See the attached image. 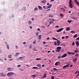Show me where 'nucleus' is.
<instances>
[{
	"label": "nucleus",
	"instance_id": "obj_1",
	"mask_svg": "<svg viewBox=\"0 0 79 79\" xmlns=\"http://www.w3.org/2000/svg\"><path fill=\"white\" fill-rule=\"evenodd\" d=\"M14 74V73L10 72L8 73L7 75L8 77H11Z\"/></svg>",
	"mask_w": 79,
	"mask_h": 79
},
{
	"label": "nucleus",
	"instance_id": "obj_2",
	"mask_svg": "<svg viewBox=\"0 0 79 79\" xmlns=\"http://www.w3.org/2000/svg\"><path fill=\"white\" fill-rule=\"evenodd\" d=\"M69 6L71 8H72L73 7L72 5V0H70L69 1Z\"/></svg>",
	"mask_w": 79,
	"mask_h": 79
},
{
	"label": "nucleus",
	"instance_id": "obj_3",
	"mask_svg": "<svg viewBox=\"0 0 79 79\" xmlns=\"http://www.w3.org/2000/svg\"><path fill=\"white\" fill-rule=\"evenodd\" d=\"M61 47H58L57 48V50L56 51V52H60L61 51Z\"/></svg>",
	"mask_w": 79,
	"mask_h": 79
},
{
	"label": "nucleus",
	"instance_id": "obj_4",
	"mask_svg": "<svg viewBox=\"0 0 79 79\" xmlns=\"http://www.w3.org/2000/svg\"><path fill=\"white\" fill-rule=\"evenodd\" d=\"M60 64L61 63H60V61L56 62L55 63V66H58V64L60 65Z\"/></svg>",
	"mask_w": 79,
	"mask_h": 79
},
{
	"label": "nucleus",
	"instance_id": "obj_5",
	"mask_svg": "<svg viewBox=\"0 0 79 79\" xmlns=\"http://www.w3.org/2000/svg\"><path fill=\"white\" fill-rule=\"evenodd\" d=\"M50 21H51L49 22V24H52V23H53V21H55V20L54 19H50Z\"/></svg>",
	"mask_w": 79,
	"mask_h": 79
},
{
	"label": "nucleus",
	"instance_id": "obj_6",
	"mask_svg": "<svg viewBox=\"0 0 79 79\" xmlns=\"http://www.w3.org/2000/svg\"><path fill=\"white\" fill-rule=\"evenodd\" d=\"M56 41V42L57 43V45L59 46L60 45V40H57Z\"/></svg>",
	"mask_w": 79,
	"mask_h": 79
},
{
	"label": "nucleus",
	"instance_id": "obj_7",
	"mask_svg": "<svg viewBox=\"0 0 79 79\" xmlns=\"http://www.w3.org/2000/svg\"><path fill=\"white\" fill-rule=\"evenodd\" d=\"M1 76L2 77H5L6 76V75L4 74L3 73H1Z\"/></svg>",
	"mask_w": 79,
	"mask_h": 79
},
{
	"label": "nucleus",
	"instance_id": "obj_8",
	"mask_svg": "<svg viewBox=\"0 0 79 79\" xmlns=\"http://www.w3.org/2000/svg\"><path fill=\"white\" fill-rule=\"evenodd\" d=\"M63 28H60L59 30H57V32H61L62 30H63Z\"/></svg>",
	"mask_w": 79,
	"mask_h": 79
},
{
	"label": "nucleus",
	"instance_id": "obj_9",
	"mask_svg": "<svg viewBox=\"0 0 79 79\" xmlns=\"http://www.w3.org/2000/svg\"><path fill=\"white\" fill-rule=\"evenodd\" d=\"M75 44L77 46V47L79 45V41H76L75 42Z\"/></svg>",
	"mask_w": 79,
	"mask_h": 79
},
{
	"label": "nucleus",
	"instance_id": "obj_10",
	"mask_svg": "<svg viewBox=\"0 0 79 79\" xmlns=\"http://www.w3.org/2000/svg\"><path fill=\"white\" fill-rule=\"evenodd\" d=\"M52 6V4H50L49 6L47 7L46 8L47 9H48V8H50Z\"/></svg>",
	"mask_w": 79,
	"mask_h": 79
},
{
	"label": "nucleus",
	"instance_id": "obj_11",
	"mask_svg": "<svg viewBox=\"0 0 79 79\" xmlns=\"http://www.w3.org/2000/svg\"><path fill=\"white\" fill-rule=\"evenodd\" d=\"M67 56V54H64L63 56H62L61 58H64V57H66Z\"/></svg>",
	"mask_w": 79,
	"mask_h": 79
},
{
	"label": "nucleus",
	"instance_id": "obj_12",
	"mask_svg": "<svg viewBox=\"0 0 79 79\" xmlns=\"http://www.w3.org/2000/svg\"><path fill=\"white\" fill-rule=\"evenodd\" d=\"M46 76H47V74H45L42 77L43 79H44V78H45L46 77Z\"/></svg>",
	"mask_w": 79,
	"mask_h": 79
},
{
	"label": "nucleus",
	"instance_id": "obj_13",
	"mask_svg": "<svg viewBox=\"0 0 79 79\" xmlns=\"http://www.w3.org/2000/svg\"><path fill=\"white\" fill-rule=\"evenodd\" d=\"M41 37H42V35H40L38 36V39L39 40H41Z\"/></svg>",
	"mask_w": 79,
	"mask_h": 79
},
{
	"label": "nucleus",
	"instance_id": "obj_14",
	"mask_svg": "<svg viewBox=\"0 0 79 79\" xmlns=\"http://www.w3.org/2000/svg\"><path fill=\"white\" fill-rule=\"evenodd\" d=\"M77 34H76L75 35L73 36V37L74 38H76V37H77Z\"/></svg>",
	"mask_w": 79,
	"mask_h": 79
},
{
	"label": "nucleus",
	"instance_id": "obj_15",
	"mask_svg": "<svg viewBox=\"0 0 79 79\" xmlns=\"http://www.w3.org/2000/svg\"><path fill=\"white\" fill-rule=\"evenodd\" d=\"M66 68H69V64H67L65 65Z\"/></svg>",
	"mask_w": 79,
	"mask_h": 79
},
{
	"label": "nucleus",
	"instance_id": "obj_16",
	"mask_svg": "<svg viewBox=\"0 0 79 79\" xmlns=\"http://www.w3.org/2000/svg\"><path fill=\"white\" fill-rule=\"evenodd\" d=\"M60 10H62V11H65V9H64V8H60Z\"/></svg>",
	"mask_w": 79,
	"mask_h": 79
},
{
	"label": "nucleus",
	"instance_id": "obj_17",
	"mask_svg": "<svg viewBox=\"0 0 79 79\" xmlns=\"http://www.w3.org/2000/svg\"><path fill=\"white\" fill-rule=\"evenodd\" d=\"M36 60L37 61H39V60H41V59L40 58H37L36 59Z\"/></svg>",
	"mask_w": 79,
	"mask_h": 79
},
{
	"label": "nucleus",
	"instance_id": "obj_18",
	"mask_svg": "<svg viewBox=\"0 0 79 79\" xmlns=\"http://www.w3.org/2000/svg\"><path fill=\"white\" fill-rule=\"evenodd\" d=\"M38 8L40 9V10H42V7L40 6H38Z\"/></svg>",
	"mask_w": 79,
	"mask_h": 79
},
{
	"label": "nucleus",
	"instance_id": "obj_19",
	"mask_svg": "<svg viewBox=\"0 0 79 79\" xmlns=\"http://www.w3.org/2000/svg\"><path fill=\"white\" fill-rule=\"evenodd\" d=\"M60 16L61 18H63V16H64V15H63V14H60Z\"/></svg>",
	"mask_w": 79,
	"mask_h": 79
},
{
	"label": "nucleus",
	"instance_id": "obj_20",
	"mask_svg": "<svg viewBox=\"0 0 79 79\" xmlns=\"http://www.w3.org/2000/svg\"><path fill=\"white\" fill-rule=\"evenodd\" d=\"M19 53H16L15 54V56H18V55H19Z\"/></svg>",
	"mask_w": 79,
	"mask_h": 79
},
{
	"label": "nucleus",
	"instance_id": "obj_21",
	"mask_svg": "<svg viewBox=\"0 0 79 79\" xmlns=\"http://www.w3.org/2000/svg\"><path fill=\"white\" fill-rule=\"evenodd\" d=\"M32 69H38V67H32Z\"/></svg>",
	"mask_w": 79,
	"mask_h": 79
},
{
	"label": "nucleus",
	"instance_id": "obj_22",
	"mask_svg": "<svg viewBox=\"0 0 79 79\" xmlns=\"http://www.w3.org/2000/svg\"><path fill=\"white\" fill-rule=\"evenodd\" d=\"M70 28H69V27H67L66 28V31H69V30H70Z\"/></svg>",
	"mask_w": 79,
	"mask_h": 79
},
{
	"label": "nucleus",
	"instance_id": "obj_23",
	"mask_svg": "<svg viewBox=\"0 0 79 79\" xmlns=\"http://www.w3.org/2000/svg\"><path fill=\"white\" fill-rule=\"evenodd\" d=\"M49 18H53V15H49Z\"/></svg>",
	"mask_w": 79,
	"mask_h": 79
},
{
	"label": "nucleus",
	"instance_id": "obj_24",
	"mask_svg": "<svg viewBox=\"0 0 79 79\" xmlns=\"http://www.w3.org/2000/svg\"><path fill=\"white\" fill-rule=\"evenodd\" d=\"M52 39H53V40H56V41L58 40V39H56L55 38H52Z\"/></svg>",
	"mask_w": 79,
	"mask_h": 79
},
{
	"label": "nucleus",
	"instance_id": "obj_25",
	"mask_svg": "<svg viewBox=\"0 0 79 79\" xmlns=\"http://www.w3.org/2000/svg\"><path fill=\"white\" fill-rule=\"evenodd\" d=\"M31 77H36V76H35V75H33L31 76Z\"/></svg>",
	"mask_w": 79,
	"mask_h": 79
},
{
	"label": "nucleus",
	"instance_id": "obj_26",
	"mask_svg": "<svg viewBox=\"0 0 79 79\" xmlns=\"http://www.w3.org/2000/svg\"><path fill=\"white\" fill-rule=\"evenodd\" d=\"M8 57L9 58H11V55H10L8 56Z\"/></svg>",
	"mask_w": 79,
	"mask_h": 79
},
{
	"label": "nucleus",
	"instance_id": "obj_27",
	"mask_svg": "<svg viewBox=\"0 0 79 79\" xmlns=\"http://www.w3.org/2000/svg\"><path fill=\"white\" fill-rule=\"evenodd\" d=\"M79 55L78 54H76L75 55V56H79Z\"/></svg>",
	"mask_w": 79,
	"mask_h": 79
},
{
	"label": "nucleus",
	"instance_id": "obj_28",
	"mask_svg": "<svg viewBox=\"0 0 79 79\" xmlns=\"http://www.w3.org/2000/svg\"><path fill=\"white\" fill-rule=\"evenodd\" d=\"M77 61V59H75L74 60H73V61H74V62L75 61Z\"/></svg>",
	"mask_w": 79,
	"mask_h": 79
},
{
	"label": "nucleus",
	"instance_id": "obj_29",
	"mask_svg": "<svg viewBox=\"0 0 79 79\" xmlns=\"http://www.w3.org/2000/svg\"><path fill=\"white\" fill-rule=\"evenodd\" d=\"M37 66H38V67H40V66H41V64H37Z\"/></svg>",
	"mask_w": 79,
	"mask_h": 79
},
{
	"label": "nucleus",
	"instance_id": "obj_30",
	"mask_svg": "<svg viewBox=\"0 0 79 79\" xmlns=\"http://www.w3.org/2000/svg\"><path fill=\"white\" fill-rule=\"evenodd\" d=\"M19 59H20L21 60H23V57H19Z\"/></svg>",
	"mask_w": 79,
	"mask_h": 79
},
{
	"label": "nucleus",
	"instance_id": "obj_31",
	"mask_svg": "<svg viewBox=\"0 0 79 79\" xmlns=\"http://www.w3.org/2000/svg\"><path fill=\"white\" fill-rule=\"evenodd\" d=\"M68 22L69 23H71V22H72V20H69L68 21Z\"/></svg>",
	"mask_w": 79,
	"mask_h": 79
},
{
	"label": "nucleus",
	"instance_id": "obj_32",
	"mask_svg": "<svg viewBox=\"0 0 79 79\" xmlns=\"http://www.w3.org/2000/svg\"><path fill=\"white\" fill-rule=\"evenodd\" d=\"M66 67L65 65H64L63 66V69H66Z\"/></svg>",
	"mask_w": 79,
	"mask_h": 79
},
{
	"label": "nucleus",
	"instance_id": "obj_33",
	"mask_svg": "<svg viewBox=\"0 0 79 79\" xmlns=\"http://www.w3.org/2000/svg\"><path fill=\"white\" fill-rule=\"evenodd\" d=\"M38 9V8H37V7H36L34 9V10L36 11V10H37Z\"/></svg>",
	"mask_w": 79,
	"mask_h": 79
},
{
	"label": "nucleus",
	"instance_id": "obj_34",
	"mask_svg": "<svg viewBox=\"0 0 79 79\" xmlns=\"http://www.w3.org/2000/svg\"><path fill=\"white\" fill-rule=\"evenodd\" d=\"M71 33H72V34H74V33H75V31H71Z\"/></svg>",
	"mask_w": 79,
	"mask_h": 79
},
{
	"label": "nucleus",
	"instance_id": "obj_35",
	"mask_svg": "<svg viewBox=\"0 0 79 79\" xmlns=\"http://www.w3.org/2000/svg\"><path fill=\"white\" fill-rule=\"evenodd\" d=\"M61 57H62V56H58L57 57V58L58 59H60V58H61Z\"/></svg>",
	"mask_w": 79,
	"mask_h": 79
},
{
	"label": "nucleus",
	"instance_id": "obj_36",
	"mask_svg": "<svg viewBox=\"0 0 79 79\" xmlns=\"http://www.w3.org/2000/svg\"><path fill=\"white\" fill-rule=\"evenodd\" d=\"M10 69H11L10 67L8 68L7 69V70H8V71H10Z\"/></svg>",
	"mask_w": 79,
	"mask_h": 79
},
{
	"label": "nucleus",
	"instance_id": "obj_37",
	"mask_svg": "<svg viewBox=\"0 0 79 79\" xmlns=\"http://www.w3.org/2000/svg\"><path fill=\"white\" fill-rule=\"evenodd\" d=\"M36 34L37 36H38V35H39V32H37L36 33Z\"/></svg>",
	"mask_w": 79,
	"mask_h": 79
},
{
	"label": "nucleus",
	"instance_id": "obj_38",
	"mask_svg": "<svg viewBox=\"0 0 79 79\" xmlns=\"http://www.w3.org/2000/svg\"><path fill=\"white\" fill-rule=\"evenodd\" d=\"M7 49H9V46L7 44Z\"/></svg>",
	"mask_w": 79,
	"mask_h": 79
},
{
	"label": "nucleus",
	"instance_id": "obj_39",
	"mask_svg": "<svg viewBox=\"0 0 79 79\" xmlns=\"http://www.w3.org/2000/svg\"><path fill=\"white\" fill-rule=\"evenodd\" d=\"M74 44H75V42H73L72 44V45H73H73H74Z\"/></svg>",
	"mask_w": 79,
	"mask_h": 79
},
{
	"label": "nucleus",
	"instance_id": "obj_40",
	"mask_svg": "<svg viewBox=\"0 0 79 79\" xmlns=\"http://www.w3.org/2000/svg\"><path fill=\"white\" fill-rule=\"evenodd\" d=\"M28 24H31V21H28Z\"/></svg>",
	"mask_w": 79,
	"mask_h": 79
},
{
	"label": "nucleus",
	"instance_id": "obj_41",
	"mask_svg": "<svg viewBox=\"0 0 79 79\" xmlns=\"http://www.w3.org/2000/svg\"><path fill=\"white\" fill-rule=\"evenodd\" d=\"M33 50L34 51H36V49H35V48H33Z\"/></svg>",
	"mask_w": 79,
	"mask_h": 79
},
{
	"label": "nucleus",
	"instance_id": "obj_42",
	"mask_svg": "<svg viewBox=\"0 0 79 79\" xmlns=\"http://www.w3.org/2000/svg\"><path fill=\"white\" fill-rule=\"evenodd\" d=\"M68 54H69V55H71V52H68Z\"/></svg>",
	"mask_w": 79,
	"mask_h": 79
},
{
	"label": "nucleus",
	"instance_id": "obj_43",
	"mask_svg": "<svg viewBox=\"0 0 79 79\" xmlns=\"http://www.w3.org/2000/svg\"><path fill=\"white\" fill-rule=\"evenodd\" d=\"M74 52H75V53H76L77 52H78V50H75L74 51Z\"/></svg>",
	"mask_w": 79,
	"mask_h": 79
},
{
	"label": "nucleus",
	"instance_id": "obj_44",
	"mask_svg": "<svg viewBox=\"0 0 79 79\" xmlns=\"http://www.w3.org/2000/svg\"><path fill=\"white\" fill-rule=\"evenodd\" d=\"M23 9L24 10V11H26V7H23Z\"/></svg>",
	"mask_w": 79,
	"mask_h": 79
},
{
	"label": "nucleus",
	"instance_id": "obj_45",
	"mask_svg": "<svg viewBox=\"0 0 79 79\" xmlns=\"http://www.w3.org/2000/svg\"><path fill=\"white\" fill-rule=\"evenodd\" d=\"M51 79H55V77H54L52 76L51 77Z\"/></svg>",
	"mask_w": 79,
	"mask_h": 79
},
{
	"label": "nucleus",
	"instance_id": "obj_46",
	"mask_svg": "<svg viewBox=\"0 0 79 79\" xmlns=\"http://www.w3.org/2000/svg\"><path fill=\"white\" fill-rule=\"evenodd\" d=\"M53 70H55V71H57V69L55 68H54L53 69Z\"/></svg>",
	"mask_w": 79,
	"mask_h": 79
},
{
	"label": "nucleus",
	"instance_id": "obj_47",
	"mask_svg": "<svg viewBox=\"0 0 79 79\" xmlns=\"http://www.w3.org/2000/svg\"><path fill=\"white\" fill-rule=\"evenodd\" d=\"M63 51H64V49H61L60 51V52H63Z\"/></svg>",
	"mask_w": 79,
	"mask_h": 79
},
{
	"label": "nucleus",
	"instance_id": "obj_48",
	"mask_svg": "<svg viewBox=\"0 0 79 79\" xmlns=\"http://www.w3.org/2000/svg\"><path fill=\"white\" fill-rule=\"evenodd\" d=\"M35 42H36V40H35L33 42V44H35Z\"/></svg>",
	"mask_w": 79,
	"mask_h": 79
},
{
	"label": "nucleus",
	"instance_id": "obj_49",
	"mask_svg": "<svg viewBox=\"0 0 79 79\" xmlns=\"http://www.w3.org/2000/svg\"><path fill=\"white\" fill-rule=\"evenodd\" d=\"M77 4V5H78V6H79V3L78 2H76Z\"/></svg>",
	"mask_w": 79,
	"mask_h": 79
},
{
	"label": "nucleus",
	"instance_id": "obj_50",
	"mask_svg": "<svg viewBox=\"0 0 79 79\" xmlns=\"http://www.w3.org/2000/svg\"><path fill=\"white\" fill-rule=\"evenodd\" d=\"M61 39H64V36H62L61 37Z\"/></svg>",
	"mask_w": 79,
	"mask_h": 79
},
{
	"label": "nucleus",
	"instance_id": "obj_51",
	"mask_svg": "<svg viewBox=\"0 0 79 79\" xmlns=\"http://www.w3.org/2000/svg\"><path fill=\"white\" fill-rule=\"evenodd\" d=\"M17 66L18 68H19L20 67H21V65H19Z\"/></svg>",
	"mask_w": 79,
	"mask_h": 79
},
{
	"label": "nucleus",
	"instance_id": "obj_52",
	"mask_svg": "<svg viewBox=\"0 0 79 79\" xmlns=\"http://www.w3.org/2000/svg\"><path fill=\"white\" fill-rule=\"evenodd\" d=\"M65 37H66V39H68V38H69V37H68V36H65Z\"/></svg>",
	"mask_w": 79,
	"mask_h": 79
},
{
	"label": "nucleus",
	"instance_id": "obj_53",
	"mask_svg": "<svg viewBox=\"0 0 79 79\" xmlns=\"http://www.w3.org/2000/svg\"><path fill=\"white\" fill-rule=\"evenodd\" d=\"M54 45H57V43H56V42H55Z\"/></svg>",
	"mask_w": 79,
	"mask_h": 79
},
{
	"label": "nucleus",
	"instance_id": "obj_54",
	"mask_svg": "<svg viewBox=\"0 0 79 79\" xmlns=\"http://www.w3.org/2000/svg\"><path fill=\"white\" fill-rule=\"evenodd\" d=\"M43 8H44V9H45H45H46V8L45 7V6H43Z\"/></svg>",
	"mask_w": 79,
	"mask_h": 79
},
{
	"label": "nucleus",
	"instance_id": "obj_55",
	"mask_svg": "<svg viewBox=\"0 0 79 79\" xmlns=\"http://www.w3.org/2000/svg\"><path fill=\"white\" fill-rule=\"evenodd\" d=\"M79 76V71L78 72V74L77 75V76Z\"/></svg>",
	"mask_w": 79,
	"mask_h": 79
},
{
	"label": "nucleus",
	"instance_id": "obj_56",
	"mask_svg": "<svg viewBox=\"0 0 79 79\" xmlns=\"http://www.w3.org/2000/svg\"><path fill=\"white\" fill-rule=\"evenodd\" d=\"M49 37H48L46 38L47 40H49Z\"/></svg>",
	"mask_w": 79,
	"mask_h": 79
},
{
	"label": "nucleus",
	"instance_id": "obj_57",
	"mask_svg": "<svg viewBox=\"0 0 79 79\" xmlns=\"http://www.w3.org/2000/svg\"><path fill=\"white\" fill-rule=\"evenodd\" d=\"M78 72V71H77L75 73H74V74H77V73Z\"/></svg>",
	"mask_w": 79,
	"mask_h": 79
},
{
	"label": "nucleus",
	"instance_id": "obj_58",
	"mask_svg": "<svg viewBox=\"0 0 79 79\" xmlns=\"http://www.w3.org/2000/svg\"><path fill=\"white\" fill-rule=\"evenodd\" d=\"M47 2V1L44 0V3H46Z\"/></svg>",
	"mask_w": 79,
	"mask_h": 79
},
{
	"label": "nucleus",
	"instance_id": "obj_59",
	"mask_svg": "<svg viewBox=\"0 0 79 79\" xmlns=\"http://www.w3.org/2000/svg\"><path fill=\"white\" fill-rule=\"evenodd\" d=\"M72 19H76V18L74 17H73L72 18Z\"/></svg>",
	"mask_w": 79,
	"mask_h": 79
},
{
	"label": "nucleus",
	"instance_id": "obj_60",
	"mask_svg": "<svg viewBox=\"0 0 79 79\" xmlns=\"http://www.w3.org/2000/svg\"><path fill=\"white\" fill-rule=\"evenodd\" d=\"M12 60H13V59H10L9 60H10V61H12Z\"/></svg>",
	"mask_w": 79,
	"mask_h": 79
},
{
	"label": "nucleus",
	"instance_id": "obj_61",
	"mask_svg": "<svg viewBox=\"0 0 79 79\" xmlns=\"http://www.w3.org/2000/svg\"><path fill=\"white\" fill-rule=\"evenodd\" d=\"M77 40H79V37L77 38Z\"/></svg>",
	"mask_w": 79,
	"mask_h": 79
},
{
	"label": "nucleus",
	"instance_id": "obj_62",
	"mask_svg": "<svg viewBox=\"0 0 79 79\" xmlns=\"http://www.w3.org/2000/svg\"><path fill=\"white\" fill-rule=\"evenodd\" d=\"M44 1H41V3H44Z\"/></svg>",
	"mask_w": 79,
	"mask_h": 79
},
{
	"label": "nucleus",
	"instance_id": "obj_63",
	"mask_svg": "<svg viewBox=\"0 0 79 79\" xmlns=\"http://www.w3.org/2000/svg\"><path fill=\"white\" fill-rule=\"evenodd\" d=\"M37 30L38 31H40V29L39 28H38Z\"/></svg>",
	"mask_w": 79,
	"mask_h": 79
},
{
	"label": "nucleus",
	"instance_id": "obj_64",
	"mask_svg": "<svg viewBox=\"0 0 79 79\" xmlns=\"http://www.w3.org/2000/svg\"><path fill=\"white\" fill-rule=\"evenodd\" d=\"M55 27L56 28V27H59L58 26H56Z\"/></svg>",
	"mask_w": 79,
	"mask_h": 79
}]
</instances>
